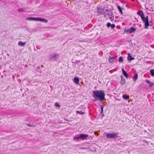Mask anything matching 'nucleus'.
<instances>
[{
  "label": "nucleus",
  "mask_w": 154,
  "mask_h": 154,
  "mask_svg": "<svg viewBox=\"0 0 154 154\" xmlns=\"http://www.w3.org/2000/svg\"><path fill=\"white\" fill-rule=\"evenodd\" d=\"M105 94L104 91L96 90L93 91L92 96L94 98V101L97 100L102 101L104 100Z\"/></svg>",
  "instance_id": "obj_1"
},
{
  "label": "nucleus",
  "mask_w": 154,
  "mask_h": 154,
  "mask_svg": "<svg viewBox=\"0 0 154 154\" xmlns=\"http://www.w3.org/2000/svg\"><path fill=\"white\" fill-rule=\"evenodd\" d=\"M137 14L139 15L141 18L142 20L145 24V28L147 29L149 26H151L152 24H149V22L148 16L145 17L143 11H138Z\"/></svg>",
  "instance_id": "obj_2"
},
{
  "label": "nucleus",
  "mask_w": 154,
  "mask_h": 154,
  "mask_svg": "<svg viewBox=\"0 0 154 154\" xmlns=\"http://www.w3.org/2000/svg\"><path fill=\"white\" fill-rule=\"evenodd\" d=\"M106 134L107 138L115 139L118 137V136H117L118 133H116L114 132L111 133H106Z\"/></svg>",
  "instance_id": "obj_3"
},
{
  "label": "nucleus",
  "mask_w": 154,
  "mask_h": 154,
  "mask_svg": "<svg viewBox=\"0 0 154 154\" xmlns=\"http://www.w3.org/2000/svg\"><path fill=\"white\" fill-rule=\"evenodd\" d=\"M59 56V54L54 53L50 55V60L52 61H56Z\"/></svg>",
  "instance_id": "obj_4"
},
{
  "label": "nucleus",
  "mask_w": 154,
  "mask_h": 154,
  "mask_svg": "<svg viewBox=\"0 0 154 154\" xmlns=\"http://www.w3.org/2000/svg\"><path fill=\"white\" fill-rule=\"evenodd\" d=\"M105 12H104V17H106V15L108 16H112L113 14L111 10L106 9V8H105Z\"/></svg>",
  "instance_id": "obj_5"
},
{
  "label": "nucleus",
  "mask_w": 154,
  "mask_h": 154,
  "mask_svg": "<svg viewBox=\"0 0 154 154\" xmlns=\"http://www.w3.org/2000/svg\"><path fill=\"white\" fill-rule=\"evenodd\" d=\"M97 8L98 9L97 12L99 14H104V12H105L106 8L104 7L102 9L99 8L98 7Z\"/></svg>",
  "instance_id": "obj_6"
},
{
  "label": "nucleus",
  "mask_w": 154,
  "mask_h": 154,
  "mask_svg": "<svg viewBox=\"0 0 154 154\" xmlns=\"http://www.w3.org/2000/svg\"><path fill=\"white\" fill-rule=\"evenodd\" d=\"M136 30V28H135L134 27H132L130 29H128L126 30V32L131 33L134 32Z\"/></svg>",
  "instance_id": "obj_7"
},
{
  "label": "nucleus",
  "mask_w": 154,
  "mask_h": 154,
  "mask_svg": "<svg viewBox=\"0 0 154 154\" xmlns=\"http://www.w3.org/2000/svg\"><path fill=\"white\" fill-rule=\"evenodd\" d=\"M88 137V135L86 134H80V139L82 140H84L87 139V138Z\"/></svg>",
  "instance_id": "obj_8"
},
{
  "label": "nucleus",
  "mask_w": 154,
  "mask_h": 154,
  "mask_svg": "<svg viewBox=\"0 0 154 154\" xmlns=\"http://www.w3.org/2000/svg\"><path fill=\"white\" fill-rule=\"evenodd\" d=\"M120 77L121 78V80L120 82L121 84L122 85H124L125 83V79L124 78L122 75L120 76Z\"/></svg>",
  "instance_id": "obj_9"
},
{
  "label": "nucleus",
  "mask_w": 154,
  "mask_h": 154,
  "mask_svg": "<svg viewBox=\"0 0 154 154\" xmlns=\"http://www.w3.org/2000/svg\"><path fill=\"white\" fill-rule=\"evenodd\" d=\"M116 57H112L109 56V61L110 63H113L115 61V59Z\"/></svg>",
  "instance_id": "obj_10"
},
{
  "label": "nucleus",
  "mask_w": 154,
  "mask_h": 154,
  "mask_svg": "<svg viewBox=\"0 0 154 154\" xmlns=\"http://www.w3.org/2000/svg\"><path fill=\"white\" fill-rule=\"evenodd\" d=\"M79 79L78 77H75L74 78V82L76 84L78 85L79 84Z\"/></svg>",
  "instance_id": "obj_11"
},
{
  "label": "nucleus",
  "mask_w": 154,
  "mask_h": 154,
  "mask_svg": "<svg viewBox=\"0 0 154 154\" xmlns=\"http://www.w3.org/2000/svg\"><path fill=\"white\" fill-rule=\"evenodd\" d=\"M134 59V58L132 57V56L130 55V54H128V56L127 57V60L128 61H130Z\"/></svg>",
  "instance_id": "obj_12"
},
{
  "label": "nucleus",
  "mask_w": 154,
  "mask_h": 154,
  "mask_svg": "<svg viewBox=\"0 0 154 154\" xmlns=\"http://www.w3.org/2000/svg\"><path fill=\"white\" fill-rule=\"evenodd\" d=\"M122 73L123 75H124V76L127 79H128V75L126 72L124 70L123 68H122Z\"/></svg>",
  "instance_id": "obj_13"
},
{
  "label": "nucleus",
  "mask_w": 154,
  "mask_h": 154,
  "mask_svg": "<svg viewBox=\"0 0 154 154\" xmlns=\"http://www.w3.org/2000/svg\"><path fill=\"white\" fill-rule=\"evenodd\" d=\"M26 42H23L21 41H19L18 43V45L21 46H24Z\"/></svg>",
  "instance_id": "obj_14"
},
{
  "label": "nucleus",
  "mask_w": 154,
  "mask_h": 154,
  "mask_svg": "<svg viewBox=\"0 0 154 154\" xmlns=\"http://www.w3.org/2000/svg\"><path fill=\"white\" fill-rule=\"evenodd\" d=\"M40 21L44 22L45 23H47L48 22V21L47 20L41 18H40Z\"/></svg>",
  "instance_id": "obj_15"
},
{
  "label": "nucleus",
  "mask_w": 154,
  "mask_h": 154,
  "mask_svg": "<svg viewBox=\"0 0 154 154\" xmlns=\"http://www.w3.org/2000/svg\"><path fill=\"white\" fill-rule=\"evenodd\" d=\"M138 75L137 74H135L134 76L133 77V79L134 81H135L137 79Z\"/></svg>",
  "instance_id": "obj_16"
},
{
  "label": "nucleus",
  "mask_w": 154,
  "mask_h": 154,
  "mask_svg": "<svg viewBox=\"0 0 154 154\" xmlns=\"http://www.w3.org/2000/svg\"><path fill=\"white\" fill-rule=\"evenodd\" d=\"M123 98L124 99L127 100L129 99V97L128 95L124 94L123 95Z\"/></svg>",
  "instance_id": "obj_17"
},
{
  "label": "nucleus",
  "mask_w": 154,
  "mask_h": 154,
  "mask_svg": "<svg viewBox=\"0 0 154 154\" xmlns=\"http://www.w3.org/2000/svg\"><path fill=\"white\" fill-rule=\"evenodd\" d=\"M117 8L119 10V12L120 13L122 14H123V12L122 10V9L120 7V6L119 5H118L117 6Z\"/></svg>",
  "instance_id": "obj_18"
},
{
  "label": "nucleus",
  "mask_w": 154,
  "mask_h": 154,
  "mask_svg": "<svg viewBox=\"0 0 154 154\" xmlns=\"http://www.w3.org/2000/svg\"><path fill=\"white\" fill-rule=\"evenodd\" d=\"M79 139H80V135L79 136L77 135V136H75L73 138V140H78Z\"/></svg>",
  "instance_id": "obj_19"
},
{
  "label": "nucleus",
  "mask_w": 154,
  "mask_h": 154,
  "mask_svg": "<svg viewBox=\"0 0 154 154\" xmlns=\"http://www.w3.org/2000/svg\"><path fill=\"white\" fill-rule=\"evenodd\" d=\"M76 113H79L80 114L83 115L85 114V112H82L81 111H76Z\"/></svg>",
  "instance_id": "obj_20"
},
{
  "label": "nucleus",
  "mask_w": 154,
  "mask_h": 154,
  "mask_svg": "<svg viewBox=\"0 0 154 154\" xmlns=\"http://www.w3.org/2000/svg\"><path fill=\"white\" fill-rule=\"evenodd\" d=\"M34 19V17H27L26 18V20H32V21H33Z\"/></svg>",
  "instance_id": "obj_21"
},
{
  "label": "nucleus",
  "mask_w": 154,
  "mask_h": 154,
  "mask_svg": "<svg viewBox=\"0 0 154 154\" xmlns=\"http://www.w3.org/2000/svg\"><path fill=\"white\" fill-rule=\"evenodd\" d=\"M123 59L122 57H120L119 59V63H122L123 62Z\"/></svg>",
  "instance_id": "obj_22"
},
{
  "label": "nucleus",
  "mask_w": 154,
  "mask_h": 154,
  "mask_svg": "<svg viewBox=\"0 0 154 154\" xmlns=\"http://www.w3.org/2000/svg\"><path fill=\"white\" fill-rule=\"evenodd\" d=\"M150 72L152 76H154V69H152L150 70Z\"/></svg>",
  "instance_id": "obj_23"
},
{
  "label": "nucleus",
  "mask_w": 154,
  "mask_h": 154,
  "mask_svg": "<svg viewBox=\"0 0 154 154\" xmlns=\"http://www.w3.org/2000/svg\"><path fill=\"white\" fill-rule=\"evenodd\" d=\"M40 17H37V18H34V17L33 21H40Z\"/></svg>",
  "instance_id": "obj_24"
},
{
  "label": "nucleus",
  "mask_w": 154,
  "mask_h": 154,
  "mask_svg": "<svg viewBox=\"0 0 154 154\" xmlns=\"http://www.w3.org/2000/svg\"><path fill=\"white\" fill-rule=\"evenodd\" d=\"M18 11L20 12L24 11L23 8H19L18 9Z\"/></svg>",
  "instance_id": "obj_25"
},
{
  "label": "nucleus",
  "mask_w": 154,
  "mask_h": 154,
  "mask_svg": "<svg viewBox=\"0 0 154 154\" xmlns=\"http://www.w3.org/2000/svg\"><path fill=\"white\" fill-rule=\"evenodd\" d=\"M40 67L39 66H38L36 67V68L38 69H36V71L38 72H41V70L40 69Z\"/></svg>",
  "instance_id": "obj_26"
},
{
  "label": "nucleus",
  "mask_w": 154,
  "mask_h": 154,
  "mask_svg": "<svg viewBox=\"0 0 154 154\" xmlns=\"http://www.w3.org/2000/svg\"><path fill=\"white\" fill-rule=\"evenodd\" d=\"M55 106L57 107H58V108H60V105L58 103H56L55 104Z\"/></svg>",
  "instance_id": "obj_27"
},
{
  "label": "nucleus",
  "mask_w": 154,
  "mask_h": 154,
  "mask_svg": "<svg viewBox=\"0 0 154 154\" xmlns=\"http://www.w3.org/2000/svg\"><path fill=\"white\" fill-rule=\"evenodd\" d=\"M149 87H151L153 85H154V83H152L150 82V83H149Z\"/></svg>",
  "instance_id": "obj_28"
},
{
  "label": "nucleus",
  "mask_w": 154,
  "mask_h": 154,
  "mask_svg": "<svg viewBox=\"0 0 154 154\" xmlns=\"http://www.w3.org/2000/svg\"><path fill=\"white\" fill-rule=\"evenodd\" d=\"M111 27L112 29H113L115 27V25L114 24H111Z\"/></svg>",
  "instance_id": "obj_29"
},
{
  "label": "nucleus",
  "mask_w": 154,
  "mask_h": 154,
  "mask_svg": "<svg viewBox=\"0 0 154 154\" xmlns=\"http://www.w3.org/2000/svg\"><path fill=\"white\" fill-rule=\"evenodd\" d=\"M111 24L110 23H107V24H106V26H107L108 27V28H109V27L111 26Z\"/></svg>",
  "instance_id": "obj_30"
},
{
  "label": "nucleus",
  "mask_w": 154,
  "mask_h": 154,
  "mask_svg": "<svg viewBox=\"0 0 154 154\" xmlns=\"http://www.w3.org/2000/svg\"><path fill=\"white\" fill-rule=\"evenodd\" d=\"M26 125L29 126V127H35V125H31L30 124H27Z\"/></svg>",
  "instance_id": "obj_31"
},
{
  "label": "nucleus",
  "mask_w": 154,
  "mask_h": 154,
  "mask_svg": "<svg viewBox=\"0 0 154 154\" xmlns=\"http://www.w3.org/2000/svg\"><path fill=\"white\" fill-rule=\"evenodd\" d=\"M101 113H102V114H103V106H101Z\"/></svg>",
  "instance_id": "obj_32"
},
{
  "label": "nucleus",
  "mask_w": 154,
  "mask_h": 154,
  "mask_svg": "<svg viewBox=\"0 0 154 154\" xmlns=\"http://www.w3.org/2000/svg\"><path fill=\"white\" fill-rule=\"evenodd\" d=\"M145 82H146L147 83H148L149 84V83H150V82L149 80H145Z\"/></svg>",
  "instance_id": "obj_33"
},
{
  "label": "nucleus",
  "mask_w": 154,
  "mask_h": 154,
  "mask_svg": "<svg viewBox=\"0 0 154 154\" xmlns=\"http://www.w3.org/2000/svg\"><path fill=\"white\" fill-rule=\"evenodd\" d=\"M109 18L111 19V20L112 21V20H113V18L112 17H109Z\"/></svg>",
  "instance_id": "obj_34"
},
{
  "label": "nucleus",
  "mask_w": 154,
  "mask_h": 154,
  "mask_svg": "<svg viewBox=\"0 0 154 154\" xmlns=\"http://www.w3.org/2000/svg\"><path fill=\"white\" fill-rule=\"evenodd\" d=\"M139 26H140V27H141V25H139Z\"/></svg>",
  "instance_id": "obj_35"
},
{
  "label": "nucleus",
  "mask_w": 154,
  "mask_h": 154,
  "mask_svg": "<svg viewBox=\"0 0 154 154\" xmlns=\"http://www.w3.org/2000/svg\"><path fill=\"white\" fill-rule=\"evenodd\" d=\"M104 116V115L103 114V115H102V117H101V118H102V117H103Z\"/></svg>",
  "instance_id": "obj_36"
},
{
  "label": "nucleus",
  "mask_w": 154,
  "mask_h": 154,
  "mask_svg": "<svg viewBox=\"0 0 154 154\" xmlns=\"http://www.w3.org/2000/svg\"><path fill=\"white\" fill-rule=\"evenodd\" d=\"M41 66H42H42H42V65H41Z\"/></svg>",
  "instance_id": "obj_37"
}]
</instances>
